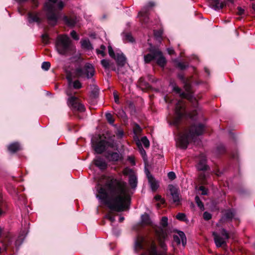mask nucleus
<instances>
[{
    "instance_id": "obj_1",
    "label": "nucleus",
    "mask_w": 255,
    "mask_h": 255,
    "mask_svg": "<svg viewBox=\"0 0 255 255\" xmlns=\"http://www.w3.org/2000/svg\"><path fill=\"white\" fill-rule=\"evenodd\" d=\"M98 185L97 197L111 210L105 217L113 223L115 218L112 211L121 212L130 207L131 197L127 192L126 183L109 177L103 185Z\"/></svg>"
},
{
    "instance_id": "obj_2",
    "label": "nucleus",
    "mask_w": 255,
    "mask_h": 255,
    "mask_svg": "<svg viewBox=\"0 0 255 255\" xmlns=\"http://www.w3.org/2000/svg\"><path fill=\"white\" fill-rule=\"evenodd\" d=\"M175 116L174 118L172 124L176 127L178 131V144L179 147L186 149L189 143L193 141L196 136L202 135L205 130V125L202 123H193L188 128H184V131L181 130L180 125L183 119H193L197 115L195 110L192 113H187L186 111L184 104L182 100H179L175 108Z\"/></svg>"
},
{
    "instance_id": "obj_3",
    "label": "nucleus",
    "mask_w": 255,
    "mask_h": 255,
    "mask_svg": "<svg viewBox=\"0 0 255 255\" xmlns=\"http://www.w3.org/2000/svg\"><path fill=\"white\" fill-rule=\"evenodd\" d=\"M160 225L161 227L155 225L152 228L159 246L163 251H166L167 246L165 242L167 240L168 234L167 230L164 228L168 225V218L166 216L162 217L160 222Z\"/></svg>"
},
{
    "instance_id": "obj_4",
    "label": "nucleus",
    "mask_w": 255,
    "mask_h": 255,
    "mask_svg": "<svg viewBox=\"0 0 255 255\" xmlns=\"http://www.w3.org/2000/svg\"><path fill=\"white\" fill-rule=\"evenodd\" d=\"M191 79V78H189L186 81L183 83L186 93L182 92L181 89L175 84L172 85V91L176 94H178L181 99H187L195 106L197 105L198 102L194 96V91L192 90Z\"/></svg>"
},
{
    "instance_id": "obj_5",
    "label": "nucleus",
    "mask_w": 255,
    "mask_h": 255,
    "mask_svg": "<svg viewBox=\"0 0 255 255\" xmlns=\"http://www.w3.org/2000/svg\"><path fill=\"white\" fill-rule=\"evenodd\" d=\"M150 47L147 49L149 53L144 55V61L145 63H150L152 61L156 60V64L162 68H164L167 61L163 55L162 51L158 48L149 44Z\"/></svg>"
},
{
    "instance_id": "obj_6",
    "label": "nucleus",
    "mask_w": 255,
    "mask_h": 255,
    "mask_svg": "<svg viewBox=\"0 0 255 255\" xmlns=\"http://www.w3.org/2000/svg\"><path fill=\"white\" fill-rule=\"evenodd\" d=\"M55 48L59 54L66 55L74 50V46L67 35L60 34L56 38Z\"/></svg>"
},
{
    "instance_id": "obj_7",
    "label": "nucleus",
    "mask_w": 255,
    "mask_h": 255,
    "mask_svg": "<svg viewBox=\"0 0 255 255\" xmlns=\"http://www.w3.org/2000/svg\"><path fill=\"white\" fill-rule=\"evenodd\" d=\"M146 244L149 247V255H172L166 253H160L157 251V248L155 241L151 239L149 242H146L144 237L138 236L134 242V249L136 252L144 249V244Z\"/></svg>"
},
{
    "instance_id": "obj_8",
    "label": "nucleus",
    "mask_w": 255,
    "mask_h": 255,
    "mask_svg": "<svg viewBox=\"0 0 255 255\" xmlns=\"http://www.w3.org/2000/svg\"><path fill=\"white\" fill-rule=\"evenodd\" d=\"M101 135H99L97 139L91 140L92 147L98 154H102L108 148H114V147L113 141L107 140L106 139H101Z\"/></svg>"
},
{
    "instance_id": "obj_9",
    "label": "nucleus",
    "mask_w": 255,
    "mask_h": 255,
    "mask_svg": "<svg viewBox=\"0 0 255 255\" xmlns=\"http://www.w3.org/2000/svg\"><path fill=\"white\" fill-rule=\"evenodd\" d=\"M74 73L76 78H86L90 79L94 76L95 70L92 64L86 63L83 67L76 68Z\"/></svg>"
},
{
    "instance_id": "obj_10",
    "label": "nucleus",
    "mask_w": 255,
    "mask_h": 255,
    "mask_svg": "<svg viewBox=\"0 0 255 255\" xmlns=\"http://www.w3.org/2000/svg\"><path fill=\"white\" fill-rule=\"evenodd\" d=\"M48 11L46 13L47 19L48 23L51 26L56 25L58 21V16L53 10V6L51 4H47Z\"/></svg>"
},
{
    "instance_id": "obj_11",
    "label": "nucleus",
    "mask_w": 255,
    "mask_h": 255,
    "mask_svg": "<svg viewBox=\"0 0 255 255\" xmlns=\"http://www.w3.org/2000/svg\"><path fill=\"white\" fill-rule=\"evenodd\" d=\"M69 104L75 110H77L80 112H83L85 111V107L84 105L79 102L78 98L71 96L68 99Z\"/></svg>"
},
{
    "instance_id": "obj_12",
    "label": "nucleus",
    "mask_w": 255,
    "mask_h": 255,
    "mask_svg": "<svg viewBox=\"0 0 255 255\" xmlns=\"http://www.w3.org/2000/svg\"><path fill=\"white\" fill-rule=\"evenodd\" d=\"M206 156L204 154H200L198 162L196 165V168L198 171H205L210 169L209 166L207 164Z\"/></svg>"
},
{
    "instance_id": "obj_13",
    "label": "nucleus",
    "mask_w": 255,
    "mask_h": 255,
    "mask_svg": "<svg viewBox=\"0 0 255 255\" xmlns=\"http://www.w3.org/2000/svg\"><path fill=\"white\" fill-rule=\"evenodd\" d=\"M210 6L216 10H219L226 7L227 2L233 3L234 0H226V1L220 2V0H209Z\"/></svg>"
},
{
    "instance_id": "obj_14",
    "label": "nucleus",
    "mask_w": 255,
    "mask_h": 255,
    "mask_svg": "<svg viewBox=\"0 0 255 255\" xmlns=\"http://www.w3.org/2000/svg\"><path fill=\"white\" fill-rule=\"evenodd\" d=\"M236 211L233 208L229 209L225 211L224 216L222 217L221 220L223 222L232 221L234 219L235 221H239L238 218L235 217Z\"/></svg>"
},
{
    "instance_id": "obj_15",
    "label": "nucleus",
    "mask_w": 255,
    "mask_h": 255,
    "mask_svg": "<svg viewBox=\"0 0 255 255\" xmlns=\"http://www.w3.org/2000/svg\"><path fill=\"white\" fill-rule=\"evenodd\" d=\"M101 64L106 70L111 69L117 73L119 72V69H117L116 65L113 61L107 59H103L101 61Z\"/></svg>"
},
{
    "instance_id": "obj_16",
    "label": "nucleus",
    "mask_w": 255,
    "mask_h": 255,
    "mask_svg": "<svg viewBox=\"0 0 255 255\" xmlns=\"http://www.w3.org/2000/svg\"><path fill=\"white\" fill-rule=\"evenodd\" d=\"M93 162L95 166L101 170H104L108 167V164L105 160L100 156H97Z\"/></svg>"
},
{
    "instance_id": "obj_17",
    "label": "nucleus",
    "mask_w": 255,
    "mask_h": 255,
    "mask_svg": "<svg viewBox=\"0 0 255 255\" xmlns=\"http://www.w3.org/2000/svg\"><path fill=\"white\" fill-rule=\"evenodd\" d=\"M113 59L116 60L117 65L120 67H124L126 63L127 58L122 52L117 53Z\"/></svg>"
},
{
    "instance_id": "obj_18",
    "label": "nucleus",
    "mask_w": 255,
    "mask_h": 255,
    "mask_svg": "<svg viewBox=\"0 0 255 255\" xmlns=\"http://www.w3.org/2000/svg\"><path fill=\"white\" fill-rule=\"evenodd\" d=\"M212 235L214 237V242L217 247H225L227 246L226 241L221 237L217 233L213 232Z\"/></svg>"
},
{
    "instance_id": "obj_19",
    "label": "nucleus",
    "mask_w": 255,
    "mask_h": 255,
    "mask_svg": "<svg viewBox=\"0 0 255 255\" xmlns=\"http://www.w3.org/2000/svg\"><path fill=\"white\" fill-rule=\"evenodd\" d=\"M137 86L142 90L143 91H146L149 90L151 89V86L149 85V84L147 82L145 79L144 78L141 77H140L137 82Z\"/></svg>"
},
{
    "instance_id": "obj_20",
    "label": "nucleus",
    "mask_w": 255,
    "mask_h": 255,
    "mask_svg": "<svg viewBox=\"0 0 255 255\" xmlns=\"http://www.w3.org/2000/svg\"><path fill=\"white\" fill-rule=\"evenodd\" d=\"M63 21L65 23L70 27H74L77 23L76 16H67L63 17Z\"/></svg>"
},
{
    "instance_id": "obj_21",
    "label": "nucleus",
    "mask_w": 255,
    "mask_h": 255,
    "mask_svg": "<svg viewBox=\"0 0 255 255\" xmlns=\"http://www.w3.org/2000/svg\"><path fill=\"white\" fill-rule=\"evenodd\" d=\"M170 191L172 197L173 202L176 203L177 205H179V203L180 202V198L179 194L177 189L173 187V186L171 185V187L170 188Z\"/></svg>"
},
{
    "instance_id": "obj_22",
    "label": "nucleus",
    "mask_w": 255,
    "mask_h": 255,
    "mask_svg": "<svg viewBox=\"0 0 255 255\" xmlns=\"http://www.w3.org/2000/svg\"><path fill=\"white\" fill-rule=\"evenodd\" d=\"M138 16L140 17V20L144 23L146 24L149 21V12L148 10H142L139 12Z\"/></svg>"
},
{
    "instance_id": "obj_23",
    "label": "nucleus",
    "mask_w": 255,
    "mask_h": 255,
    "mask_svg": "<svg viewBox=\"0 0 255 255\" xmlns=\"http://www.w3.org/2000/svg\"><path fill=\"white\" fill-rule=\"evenodd\" d=\"M106 157L109 160L118 161L120 159V155L117 152L108 151L106 153Z\"/></svg>"
},
{
    "instance_id": "obj_24",
    "label": "nucleus",
    "mask_w": 255,
    "mask_h": 255,
    "mask_svg": "<svg viewBox=\"0 0 255 255\" xmlns=\"http://www.w3.org/2000/svg\"><path fill=\"white\" fill-rule=\"evenodd\" d=\"M128 183L131 189H134L137 187V178L134 174L129 175Z\"/></svg>"
},
{
    "instance_id": "obj_25",
    "label": "nucleus",
    "mask_w": 255,
    "mask_h": 255,
    "mask_svg": "<svg viewBox=\"0 0 255 255\" xmlns=\"http://www.w3.org/2000/svg\"><path fill=\"white\" fill-rule=\"evenodd\" d=\"M28 20L30 23L36 22L40 23L41 21V19L36 13L29 12L28 14Z\"/></svg>"
},
{
    "instance_id": "obj_26",
    "label": "nucleus",
    "mask_w": 255,
    "mask_h": 255,
    "mask_svg": "<svg viewBox=\"0 0 255 255\" xmlns=\"http://www.w3.org/2000/svg\"><path fill=\"white\" fill-rule=\"evenodd\" d=\"M7 210V205L0 196V216H3Z\"/></svg>"
},
{
    "instance_id": "obj_27",
    "label": "nucleus",
    "mask_w": 255,
    "mask_h": 255,
    "mask_svg": "<svg viewBox=\"0 0 255 255\" xmlns=\"http://www.w3.org/2000/svg\"><path fill=\"white\" fill-rule=\"evenodd\" d=\"M8 150L11 153H15L20 149V145L18 142H14L9 145Z\"/></svg>"
},
{
    "instance_id": "obj_28",
    "label": "nucleus",
    "mask_w": 255,
    "mask_h": 255,
    "mask_svg": "<svg viewBox=\"0 0 255 255\" xmlns=\"http://www.w3.org/2000/svg\"><path fill=\"white\" fill-rule=\"evenodd\" d=\"M81 46L83 49L90 50L93 49V47L89 39H83L81 41Z\"/></svg>"
},
{
    "instance_id": "obj_29",
    "label": "nucleus",
    "mask_w": 255,
    "mask_h": 255,
    "mask_svg": "<svg viewBox=\"0 0 255 255\" xmlns=\"http://www.w3.org/2000/svg\"><path fill=\"white\" fill-rule=\"evenodd\" d=\"M123 38L124 41L133 43L134 42V39L132 36L131 33L129 32H123Z\"/></svg>"
},
{
    "instance_id": "obj_30",
    "label": "nucleus",
    "mask_w": 255,
    "mask_h": 255,
    "mask_svg": "<svg viewBox=\"0 0 255 255\" xmlns=\"http://www.w3.org/2000/svg\"><path fill=\"white\" fill-rule=\"evenodd\" d=\"M12 242V239L9 236H6L3 243L4 250L5 252L6 251L7 248L11 245Z\"/></svg>"
},
{
    "instance_id": "obj_31",
    "label": "nucleus",
    "mask_w": 255,
    "mask_h": 255,
    "mask_svg": "<svg viewBox=\"0 0 255 255\" xmlns=\"http://www.w3.org/2000/svg\"><path fill=\"white\" fill-rule=\"evenodd\" d=\"M24 238L25 237L22 234H20L18 237L15 242V246L17 249H18L21 245L23 243Z\"/></svg>"
},
{
    "instance_id": "obj_32",
    "label": "nucleus",
    "mask_w": 255,
    "mask_h": 255,
    "mask_svg": "<svg viewBox=\"0 0 255 255\" xmlns=\"http://www.w3.org/2000/svg\"><path fill=\"white\" fill-rule=\"evenodd\" d=\"M174 62L176 63V67L181 70H184L189 67L188 64H185L183 62H179L177 60H175Z\"/></svg>"
},
{
    "instance_id": "obj_33",
    "label": "nucleus",
    "mask_w": 255,
    "mask_h": 255,
    "mask_svg": "<svg viewBox=\"0 0 255 255\" xmlns=\"http://www.w3.org/2000/svg\"><path fill=\"white\" fill-rule=\"evenodd\" d=\"M99 94V89L97 86H94V89L91 92V97L92 99H96L98 97Z\"/></svg>"
},
{
    "instance_id": "obj_34",
    "label": "nucleus",
    "mask_w": 255,
    "mask_h": 255,
    "mask_svg": "<svg viewBox=\"0 0 255 255\" xmlns=\"http://www.w3.org/2000/svg\"><path fill=\"white\" fill-rule=\"evenodd\" d=\"M162 34L163 31L162 30H156L154 31V35L156 38V40L159 41H161L162 40Z\"/></svg>"
},
{
    "instance_id": "obj_35",
    "label": "nucleus",
    "mask_w": 255,
    "mask_h": 255,
    "mask_svg": "<svg viewBox=\"0 0 255 255\" xmlns=\"http://www.w3.org/2000/svg\"><path fill=\"white\" fill-rule=\"evenodd\" d=\"M221 235L225 237V239L226 240L229 239L231 237H234V235L233 233H228L225 229H222L221 231Z\"/></svg>"
},
{
    "instance_id": "obj_36",
    "label": "nucleus",
    "mask_w": 255,
    "mask_h": 255,
    "mask_svg": "<svg viewBox=\"0 0 255 255\" xmlns=\"http://www.w3.org/2000/svg\"><path fill=\"white\" fill-rule=\"evenodd\" d=\"M195 201L196 203L197 204L198 207L201 210H204V205L203 202L200 200L199 197L198 196H196L195 198Z\"/></svg>"
},
{
    "instance_id": "obj_37",
    "label": "nucleus",
    "mask_w": 255,
    "mask_h": 255,
    "mask_svg": "<svg viewBox=\"0 0 255 255\" xmlns=\"http://www.w3.org/2000/svg\"><path fill=\"white\" fill-rule=\"evenodd\" d=\"M148 182L150 185V187L152 190L153 191H156L158 187V185H157V183L154 178H152V179H150V181Z\"/></svg>"
},
{
    "instance_id": "obj_38",
    "label": "nucleus",
    "mask_w": 255,
    "mask_h": 255,
    "mask_svg": "<svg viewBox=\"0 0 255 255\" xmlns=\"http://www.w3.org/2000/svg\"><path fill=\"white\" fill-rule=\"evenodd\" d=\"M217 151L219 155H223L226 152V149L223 144H220L217 147Z\"/></svg>"
},
{
    "instance_id": "obj_39",
    "label": "nucleus",
    "mask_w": 255,
    "mask_h": 255,
    "mask_svg": "<svg viewBox=\"0 0 255 255\" xmlns=\"http://www.w3.org/2000/svg\"><path fill=\"white\" fill-rule=\"evenodd\" d=\"M137 145L138 147L140 154L141 155L143 159L145 160V158L146 157V153L145 150L143 149L142 146L140 143H137Z\"/></svg>"
},
{
    "instance_id": "obj_40",
    "label": "nucleus",
    "mask_w": 255,
    "mask_h": 255,
    "mask_svg": "<svg viewBox=\"0 0 255 255\" xmlns=\"http://www.w3.org/2000/svg\"><path fill=\"white\" fill-rule=\"evenodd\" d=\"M178 234L181 238L183 246H185L186 244V237L185 234L182 231H178Z\"/></svg>"
},
{
    "instance_id": "obj_41",
    "label": "nucleus",
    "mask_w": 255,
    "mask_h": 255,
    "mask_svg": "<svg viewBox=\"0 0 255 255\" xmlns=\"http://www.w3.org/2000/svg\"><path fill=\"white\" fill-rule=\"evenodd\" d=\"M155 200L156 201H159L160 203H157L156 204L157 206L158 207H160V204H164L165 203V200L162 198L161 196L159 195H156L154 197Z\"/></svg>"
},
{
    "instance_id": "obj_42",
    "label": "nucleus",
    "mask_w": 255,
    "mask_h": 255,
    "mask_svg": "<svg viewBox=\"0 0 255 255\" xmlns=\"http://www.w3.org/2000/svg\"><path fill=\"white\" fill-rule=\"evenodd\" d=\"M105 116L108 123L111 125H113L115 122V119L113 115L111 113H106Z\"/></svg>"
},
{
    "instance_id": "obj_43",
    "label": "nucleus",
    "mask_w": 255,
    "mask_h": 255,
    "mask_svg": "<svg viewBox=\"0 0 255 255\" xmlns=\"http://www.w3.org/2000/svg\"><path fill=\"white\" fill-rule=\"evenodd\" d=\"M142 131V129L141 127L139 126L138 124L137 123H134V127H133V132L134 133L137 134L141 132Z\"/></svg>"
},
{
    "instance_id": "obj_44",
    "label": "nucleus",
    "mask_w": 255,
    "mask_h": 255,
    "mask_svg": "<svg viewBox=\"0 0 255 255\" xmlns=\"http://www.w3.org/2000/svg\"><path fill=\"white\" fill-rule=\"evenodd\" d=\"M141 141L145 148H148L149 147V141L146 136H144L142 137L141 139Z\"/></svg>"
},
{
    "instance_id": "obj_45",
    "label": "nucleus",
    "mask_w": 255,
    "mask_h": 255,
    "mask_svg": "<svg viewBox=\"0 0 255 255\" xmlns=\"http://www.w3.org/2000/svg\"><path fill=\"white\" fill-rule=\"evenodd\" d=\"M72 83L73 88L75 89H80L82 87L81 83L78 80H75Z\"/></svg>"
},
{
    "instance_id": "obj_46",
    "label": "nucleus",
    "mask_w": 255,
    "mask_h": 255,
    "mask_svg": "<svg viewBox=\"0 0 255 255\" xmlns=\"http://www.w3.org/2000/svg\"><path fill=\"white\" fill-rule=\"evenodd\" d=\"M41 38L42 42L46 44H47L49 43V37L48 35L46 33H44L41 35Z\"/></svg>"
},
{
    "instance_id": "obj_47",
    "label": "nucleus",
    "mask_w": 255,
    "mask_h": 255,
    "mask_svg": "<svg viewBox=\"0 0 255 255\" xmlns=\"http://www.w3.org/2000/svg\"><path fill=\"white\" fill-rule=\"evenodd\" d=\"M50 66L51 64L49 62H43L42 63L41 68L43 70L47 71L50 69Z\"/></svg>"
},
{
    "instance_id": "obj_48",
    "label": "nucleus",
    "mask_w": 255,
    "mask_h": 255,
    "mask_svg": "<svg viewBox=\"0 0 255 255\" xmlns=\"http://www.w3.org/2000/svg\"><path fill=\"white\" fill-rule=\"evenodd\" d=\"M142 221L143 223L146 225H150L151 223L149 217L147 215L142 217Z\"/></svg>"
},
{
    "instance_id": "obj_49",
    "label": "nucleus",
    "mask_w": 255,
    "mask_h": 255,
    "mask_svg": "<svg viewBox=\"0 0 255 255\" xmlns=\"http://www.w3.org/2000/svg\"><path fill=\"white\" fill-rule=\"evenodd\" d=\"M176 218L179 221H184L186 219V215L184 213H179L177 214Z\"/></svg>"
},
{
    "instance_id": "obj_50",
    "label": "nucleus",
    "mask_w": 255,
    "mask_h": 255,
    "mask_svg": "<svg viewBox=\"0 0 255 255\" xmlns=\"http://www.w3.org/2000/svg\"><path fill=\"white\" fill-rule=\"evenodd\" d=\"M177 77L178 79L181 81V82L184 83L185 81H186L187 79H188L189 78H186L185 77L184 74L183 73H179L177 75Z\"/></svg>"
},
{
    "instance_id": "obj_51",
    "label": "nucleus",
    "mask_w": 255,
    "mask_h": 255,
    "mask_svg": "<svg viewBox=\"0 0 255 255\" xmlns=\"http://www.w3.org/2000/svg\"><path fill=\"white\" fill-rule=\"evenodd\" d=\"M108 49L110 56L112 58H115L116 54L115 53L114 50L112 48V47L111 45H109L108 46Z\"/></svg>"
},
{
    "instance_id": "obj_52",
    "label": "nucleus",
    "mask_w": 255,
    "mask_h": 255,
    "mask_svg": "<svg viewBox=\"0 0 255 255\" xmlns=\"http://www.w3.org/2000/svg\"><path fill=\"white\" fill-rule=\"evenodd\" d=\"M203 216L204 219L206 221H208L212 218V215L208 212H205L203 213Z\"/></svg>"
},
{
    "instance_id": "obj_53",
    "label": "nucleus",
    "mask_w": 255,
    "mask_h": 255,
    "mask_svg": "<svg viewBox=\"0 0 255 255\" xmlns=\"http://www.w3.org/2000/svg\"><path fill=\"white\" fill-rule=\"evenodd\" d=\"M145 173L146 175L148 181H150V179H152V178H154L152 176V175L150 174L149 170L146 167H145Z\"/></svg>"
},
{
    "instance_id": "obj_54",
    "label": "nucleus",
    "mask_w": 255,
    "mask_h": 255,
    "mask_svg": "<svg viewBox=\"0 0 255 255\" xmlns=\"http://www.w3.org/2000/svg\"><path fill=\"white\" fill-rule=\"evenodd\" d=\"M199 190L202 192V195H206L208 194V189L203 186H200Z\"/></svg>"
},
{
    "instance_id": "obj_55",
    "label": "nucleus",
    "mask_w": 255,
    "mask_h": 255,
    "mask_svg": "<svg viewBox=\"0 0 255 255\" xmlns=\"http://www.w3.org/2000/svg\"><path fill=\"white\" fill-rule=\"evenodd\" d=\"M167 176L171 180H174L176 177L175 173L173 171L169 172L167 174Z\"/></svg>"
},
{
    "instance_id": "obj_56",
    "label": "nucleus",
    "mask_w": 255,
    "mask_h": 255,
    "mask_svg": "<svg viewBox=\"0 0 255 255\" xmlns=\"http://www.w3.org/2000/svg\"><path fill=\"white\" fill-rule=\"evenodd\" d=\"M70 35L74 39L76 40H78L79 39V36L75 30H72L71 31Z\"/></svg>"
},
{
    "instance_id": "obj_57",
    "label": "nucleus",
    "mask_w": 255,
    "mask_h": 255,
    "mask_svg": "<svg viewBox=\"0 0 255 255\" xmlns=\"http://www.w3.org/2000/svg\"><path fill=\"white\" fill-rule=\"evenodd\" d=\"M213 172L218 177L221 176L223 174V171H220L218 168H215Z\"/></svg>"
},
{
    "instance_id": "obj_58",
    "label": "nucleus",
    "mask_w": 255,
    "mask_h": 255,
    "mask_svg": "<svg viewBox=\"0 0 255 255\" xmlns=\"http://www.w3.org/2000/svg\"><path fill=\"white\" fill-rule=\"evenodd\" d=\"M237 10H238V11H237V14L238 15H242L244 14L245 10L243 8H242L241 7L238 6L237 7Z\"/></svg>"
},
{
    "instance_id": "obj_59",
    "label": "nucleus",
    "mask_w": 255,
    "mask_h": 255,
    "mask_svg": "<svg viewBox=\"0 0 255 255\" xmlns=\"http://www.w3.org/2000/svg\"><path fill=\"white\" fill-rule=\"evenodd\" d=\"M180 240H181V238H180V236L179 235L178 236V235H174L173 236V240L177 244H180Z\"/></svg>"
},
{
    "instance_id": "obj_60",
    "label": "nucleus",
    "mask_w": 255,
    "mask_h": 255,
    "mask_svg": "<svg viewBox=\"0 0 255 255\" xmlns=\"http://www.w3.org/2000/svg\"><path fill=\"white\" fill-rule=\"evenodd\" d=\"M155 5V3L153 1H150L148 3L146 7L145 8L144 10H148L149 11V8H151L152 7L154 6Z\"/></svg>"
},
{
    "instance_id": "obj_61",
    "label": "nucleus",
    "mask_w": 255,
    "mask_h": 255,
    "mask_svg": "<svg viewBox=\"0 0 255 255\" xmlns=\"http://www.w3.org/2000/svg\"><path fill=\"white\" fill-rule=\"evenodd\" d=\"M66 79H67V80L68 81V85L70 86L71 85V84L73 82V80H72V78L71 75L70 74V75H68L66 76Z\"/></svg>"
},
{
    "instance_id": "obj_62",
    "label": "nucleus",
    "mask_w": 255,
    "mask_h": 255,
    "mask_svg": "<svg viewBox=\"0 0 255 255\" xmlns=\"http://www.w3.org/2000/svg\"><path fill=\"white\" fill-rule=\"evenodd\" d=\"M114 97L115 103L118 104L119 103V97L116 92L114 93Z\"/></svg>"
},
{
    "instance_id": "obj_63",
    "label": "nucleus",
    "mask_w": 255,
    "mask_h": 255,
    "mask_svg": "<svg viewBox=\"0 0 255 255\" xmlns=\"http://www.w3.org/2000/svg\"><path fill=\"white\" fill-rule=\"evenodd\" d=\"M31 3L32 4V6L34 8H36L38 6V2L37 0H31Z\"/></svg>"
},
{
    "instance_id": "obj_64",
    "label": "nucleus",
    "mask_w": 255,
    "mask_h": 255,
    "mask_svg": "<svg viewBox=\"0 0 255 255\" xmlns=\"http://www.w3.org/2000/svg\"><path fill=\"white\" fill-rule=\"evenodd\" d=\"M128 160L130 162V163L132 165H135V162L134 161V157H133L132 156H128Z\"/></svg>"
}]
</instances>
